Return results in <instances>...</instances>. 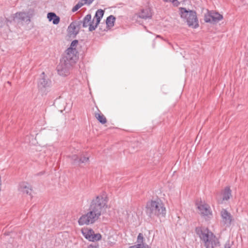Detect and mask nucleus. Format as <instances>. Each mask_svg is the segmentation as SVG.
<instances>
[{
  "mask_svg": "<svg viewBox=\"0 0 248 248\" xmlns=\"http://www.w3.org/2000/svg\"><path fill=\"white\" fill-rule=\"evenodd\" d=\"M108 199L105 193L95 196L90 203L88 211L78 219L79 225H89L94 223L108 208Z\"/></svg>",
  "mask_w": 248,
  "mask_h": 248,
  "instance_id": "nucleus-1",
  "label": "nucleus"
},
{
  "mask_svg": "<svg viewBox=\"0 0 248 248\" xmlns=\"http://www.w3.org/2000/svg\"><path fill=\"white\" fill-rule=\"evenodd\" d=\"M146 213L150 218L164 217L166 209L163 202L160 200L148 202L146 206Z\"/></svg>",
  "mask_w": 248,
  "mask_h": 248,
  "instance_id": "nucleus-2",
  "label": "nucleus"
},
{
  "mask_svg": "<svg viewBox=\"0 0 248 248\" xmlns=\"http://www.w3.org/2000/svg\"><path fill=\"white\" fill-rule=\"evenodd\" d=\"M196 232L206 248H214L219 243L216 236L207 228H196Z\"/></svg>",
  "mask_w": 248,
  "mask_h": 248,
  "instance_id": "nucleus-3",
  "label": "nucleus"
},
{
  "mask_svg": "<svg viewBox=\"0 0 248 248\" xmlns=\"http://www.w3.org/2000/svg\"><path fill=\"white\" fill-rule=\"evenodd\" d=\"M181 16L186 18L187 25L193 28H197L199 26L198 20L196 16V13L193 11H187L186 8L181 9Z\"/></svg>",
  "mask_w": 248,
  "mask_h": 248,
  "instance_id": "nucleus-4",
  "label": "nucleus"
},
{
  "mask_svg": "<svg viewBox=\"0 0 248 248\" xmlns=\"http://www.w3.org/2000/svg\"><path fill=\"white\" fill-rule=\"evenodd\" d=\"M72 64L67 62L65 60H61L59 64L57 67L58 74L62 77L67 76L70 74Z\"/></svg>",
  "mask_w": 248,
  "mask_h": 248,
  "instance_id": "nucleus-5",
  "label": "nucleus"
},
{
  "mask_svg": "<svg viewBox=\"0 0 248 248\" xmlns=\"http://www.w3.org/2000/svg\"><path fill=\"white\" fill-rule=\"evenodd\" d=\"M81 232L84 237L90 241H97L102 238V236L99 233H95L92 229L88 228L82 229Z\"/></svg>",
  "mask_w": 248,
  "mask_h": 248,
  "instance_id": "nucleus-6",
  "label": "nucleus"
},
{
  "mask_svg": "<svg viewBox=\"0 0 248 248\" xmlns=\"http://www.w3.org/2000/svg\"><path fill=\"white\" fill-rule=\"evenodd\" d=\"M34 15V10L30 9L26 12H17L14 16V19L25 22H30L31 18Z\"/></svg>",
  "mask_w": 248,
  "mask_h": 248,
  "instance_id": "nucleus-7",
  "label": "nucleus"
},
{
  "mask_svg": "<svg viewBox=\"0 0 248 248\" xmlns=\"http://www.w3.org/2000/svg\"><path fill=\"white\" fill-rule=\"evenodd\" d=\"M222 18V15L214 11H209L204 16V21L207 23L217 22Z\"/></svg>",
  "mask_w": 248,
  "mask_h": 248,
  "instance_id": "nucleus-8",
  "label": "nucleus"
},
{
  "mask_svg": "<svg viewBox=\"0 0 248 248\" xmlns=\"http://www.w3.org/2000/svg\"><path fill=\"white\" fill-rule=\"evenodd\" d=\"M78 58V50L68 51L66 50L65 55L62 59V60H65L67 62H69L70 64L73 65Z\"/></svg>",
  "mask_w": 248,
  "mask_h": 248,
  "instance_id": "nucleus-9",
  "label": "nucleus"
},
{
  "mask_svg": "<svg viewBox=\"0 0 248 248\" xmlns=\"http://www.w3.org/2000/svg\"><path fill=\"white\" fill-rule=\"evenodd\" d=\"M51 84V81L48 78L43 72L40 75V78L38 82V87L40 90L50 87Z\"/></svg>",
  "mask_w": 248,
  "mask_h": 248,
  "instance_id": "nucleus-10",
  "label": "nucleus"
},
{
  "mask_svg": "<svg viewBox=\"0 0 248 248\" xmlns=\"http://www.w3.org/2000/svg\"><path fill=\"white\" fill-rule=\"evenodd\" d=\"M91 15L90 14H88L84 17L82 21H80L81 22L82 27L83 28H87L89 27V31H90L95 30L97 28V26L95 24L94 25H93V24L94 21V19H93V21L91 20Z\"/></svg>",
  "mask_w": 248,
  "mask_h": 248,
  "instance_id": "nucleus-11",
  "label": "nucleus"
},
{
  "mask_svg": "<svg viewBox=\"0 0 248 248\" xmlns=\"http://www.w3.org/2000/svg\"><path fill=\"white\" fill-rule=\"evenodd\" d=\"M81 21H75L72 22L68 27V31L70 35L76 36L79 32Z\"/></svg>",
  "mask_w": 248,
  "mask_h": 248,
  "instance_id": "nucleus-12",
  "label": "nucleus"
},
{
  "mask_svg": "<svg viewBox=\"0 0 248 248\" xmlns=\"http://www.w3.org/2000/svg\"><path fill=\"white\" fill-rule=\"evenodd\" d=\"M198 208L201 214L204 217H209L212 215V211L209 205L206 203H200L198 205Z\"/></svg>",
  "mask_w": 248,
  "mask_h": 248,
  "instance_id": "nucleus-13",
  "label": "nucleus"
},
{
  "mask_svg": "<svg viewBox=\"0 0 248 248\" xmlns=\"http://www.w3.org/2000/svg\"><path fill=\"white\" fill-rule=\"evenodd\" d=\"M220 214L223 222L227 226H230L232 221V217L231 214L226 209H223Z\"/></svg>",
  "mask_w": 248,
  "mask_h": 248,
  "instance_id": "nucleus-14",
  "label": "nucleus"
},
{
  "mask_svg": "<svg viewBox=\"0 0 248 248\" xmlns=\"http://www.w3.org/2000/svg\"><path fill=\"white\" fill-rule=\"evenodd\" d=\"M18 190L23 194L31 195L32 189L29 184L26 182H22L19 185Z\"/></svg>",
  "mask_w": 248,
  "mask_h": 248,
  "instance_id": "nucleus-15",
  "label": "nucleus"
},
{
  "mask_svg": "<svg viewBox=\"0 0 248 248\" xmlns=\"http://www.w3.org/2000/svg\"><path fill=\"white\" fill-rule=\"evenodd\" d=\"M137 243V245L130 246L128 248H151L148 245L143 243V236L141 233L138 234Z\"/></svg>",
  "mask_w": 248,
  "mask_h": 248,
  "instance_id": "nucleus-16",
  "label": "nucleus"
},
{
  "mask_svg": "<svg viewBox=\"0 0 248 248\" xmlns=\"http://www.w3.org/2000/svg\"><path fill=\"white\" fill-rule=\"evenodd\" d=\"M73 163L75 165H80L81 163H85L89 161V157L86 156H80V158L77 155H74L71 156Z\"/></svg>",
  "mask_w": 248,
  "mask_h": 248,
  "instance_id": "nucleus-17",
  "label": "nucleus"
},
{
  "mask_svg": "<svg viewBox=\"0 0 248 248\" xmlns=\"http://www.w3.org/2000/svg\"><path fill=\"white\" fill-rule=\"evenodd\" d=\"M139 17L144 19H150L152 16V14L151 10L149 8L143 9L139 14Z\"/></svg>",
  "mask_w": 248,
  "mask_h": 248,
  "instance_id": "nucleus-18",
  "label": "nucleus"
},
{
  "mask_svg": "<svg viewBox=\"0 0 248 248\" xmlns=\"http://www.w3.org/2000/svg\"><path fill=\"white\" fill-rule=\"evenodd\" d=\"M47 17L49 21H52L53 24L54 25L58 24L60 20V17L55 13L52 12L48 13L47 15Z\"/></svg>",
  "mask_w": 248,
  "mask_h": 248,
  "instance_id": "nucleus-19",
  "label": "nucleus"
},
{
  "mask_svg": "<svg viewBox=\"0 0 248 248\" xmlns=\"http://www.w3.org/2000/svg\"><path fill=\"white\" fill-rule=\"evenodd\" d=\"M222 194L223 195L222 201H228L229 199H230L231 196H232V191L230 189V187H225Z\"/></svg>",
  "mask_w": 248,
  "mask_h": 248,
  "instance_id": "nucleus-20",
  "label": "nucleus"
},
{
  "mask_svg": "<svg viewBox=\"0 0 248 248\" xmlns=\"http://www.w3.org/2000/svg\"><path fill=\"white\" fill-rule=\"evenodd\" d=\"M104 14V11L102 9H99L96 11L93 19H94V18H96L95 24L97 26L100 23L101 19L103 16Z\"/></svg>",
  "mask_w": 248,
  "mask_h": 248,
  "instance_id": "nucleus-21",
  "label": "nucleus"
},
{
  "mask_svg": "<svg viewBox=\"0 0 248 248\" xmlns=\"http://www.w3.org/2000/svg\"><path fill=\"white\" fill-rule=\"evenodd\" d=\"M115 19L116 18L114 16L110 15L108 16L106 19L107 26L109 28L113 27Z\"/></svg>",
  "mask_w": 248,
  "mask_h": 248,
  "instance_id": "nucleus-22",
  "label": "nucleus"
},
{
  "mask_svg": "<svg viewBox=\"0 0 248 248\" xmlns=\"http://www.w3.org/2000/svg\"><path fill=\"white\" fill-rule=\"evenodd\" d=\"M95 118L101 124H104L107 122L106 117L102 114L96 113L95 114Z\"/></svg>",
  "mask_w": 248,
  "mask_h": 248,
  "instance_id": "nucleus-23",
  "label": "nucleus"
},
{
  "mask_svg": "<svg viewBox=\"0 0 248 248\" xmlns=\"http://www.w3.org/2000/svg\"><path fill=\"white\" fill-rule=\"evenodd\" d=\"M78 44V41L77 40H75L73 41L70 45V46L69 47H68L66 50H68L69 51H74V50H77V46Z\"/></svg>",
  "mask_w": 248,
  "mask_h": 248,
  "instance_id": "nucleus-24",
  "label": "nucleus"
},
{
  "mask_svg": "<svg viewBox=\"0 0 248 248\" xmlns=\"http://www.w3.org/2000/svg\"><path fill=\"white\" fill-rule=\"evenodd\" d=\"M84 3L82 2L79 1L78 2L72 9V11L73 12H75L78 10L80 8H81L83 5Z\"/></svg>",
  "mask_w": 248,
  "mask_h": 248,
  "instance_id": "nucleus-25",
  "label": "nucleus"
},
{
  "mask_svg": "<svg viewBox=\"0 0 248 248\" xmlns=\"http://www.w3.org/2000/svg\"><path fill=\"white\" fill-rule=\"evenodd\" d=\"M223 248H231V245L229 242H227Z\"/></svg>",
  "mask_w": 248,
  "mask_h": 248,
  "instance_id": "nucleus-26",
  "label": "nucleus"
},
{
  "mask_svg": "<svg viewBox=\"0 0 248 248\" xmlns=\"http://www.w3.org/2000/svg\"><path fill=\"white\" fill-rule=\"evenodd\" d=\"M164 1L166 2H171L175 4V1H176L177 0H163Z\"/></svg>",
  "mask_w": 248,
  "mask_h": 248,
  "instance_id": "nucleus-27",
  "label": "nucleus"
},
{
  "mask_svg": "<svg viewBox=\"0 0 248 248\" xmlns=\"http://www.w3.org/2000/svg\"><path fill=\"white\" fill-rule=\"evenodd\" d=\"M87 248H97V247L95 246H93L92 245H89Z\"/></svg>",
  "mask_w": 248,
  "mask_h": 248,
  "instance_id": "nucleus-28",
  "label": "nucleus"
},
{
  "mask_svg": "<svg viewBox=\"0 0 248 248\" xmlns=\"http://www.w3.org/2000/svg\"><path fill=\"white\" fill-rule=\"evenodd\" d=\"M2 22H0V27H1L2 26Z\"/></svg>",
  "mask_w": 248,
  "mask_h": 248,
  "instance_id": "nucleus-29",
  "label": "nucleus"
},
{
  "mask_svg": "<svg viewBox=\"0 0 248 248\" xmlns=\"http://www.w3.org/2000/svg\"><path fill=\"white\" fill-rule=\"evenodd\" d=\"M160 36L159 35H157V37H160Z\"/></svg>",
  "mask_w": 248,
  "mask_h": 248,
  "instance_id": "nucleus-30",
  "label": "nucleus"
}]
</instances>
